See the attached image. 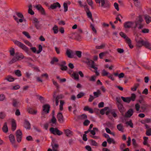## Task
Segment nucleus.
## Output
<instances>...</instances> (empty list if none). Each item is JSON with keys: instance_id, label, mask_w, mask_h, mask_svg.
Instances as JSON below:
<instances>
[{"instance_id": "obj_1", "label": "nucleus", "mask_w": 151, "mask_h": 151, "mask_svg": "<svg viewBox=\"0 0 151 151\" xmlns=\"http://www.w3.org/2000/svg\"><path fill=\"white\" fill-rule=\"evenodd\" d=\"M143 21L142 16L139 15L138 17V19H136V20L134 22L135 29L137 27L139 29H142L144 26V24L142 23Z\"/></svg>"}, {"instance_id": "obj_2", "label": "nucleus", "mask_w": 151, "mask_h": 151, "mask_svg": "<svg viewBox=\"0 0 151 151\" xmlns=\"http://www.w3.org/2000/svg\"><path fill=\"white\" fill-rule=\"evenodd\" d=\"M14 44L19 47L22 48L28 54H29L30 52L29 48L24 44L18 40H14Z\"/></svg>"}, {"instance_id": "obj_3", "label": "nucleus", "mask_w": 151, "mask_h": 151, "mask_svg": "<svg viewBox=\"0 0 151 151\" xmlns=\"http://www.w3.org/2000/svg\"><path fill=\"white\" fill-rule=\"evenodd\" d=\"M96 3L100 4L101 6L102 7L109 8L110 4L109 1L107 0H95Z\"/></svg>"}, {"instance_id": "obj_4", "label": "nucleus", "mask_w": 151, "mask_h": 151, "mask_svg": "<svg viewBox=\"0 0 151 151\" xmlns=\"http://www.w3.org/2000/svg\"><path fill=\"white\" fill-rule=\"evenodd\" d=\"M135 41L136 42V45L139 47H140L144 45V43L145 42L143 39L141 37L138 36H136L135 37Z\"/></svg>"}, {"instance_id": "obj_5", "label": "nucleus", "mask_w": 151, "mask_h": 151, "mask_svg": "<svg viewBox=\"0 0 151 151\" xmlns=\"http://www.w3.org/2000/svg\"><path fill=\"white\" fill-rule=\"evenodd\" d=\"M50 131L51 133L55 135L60 136L63 134V132L59 130L57 128L51 127L50 129Z\"/></svg>"}, {"instance_id": "obj_6", "label": "nucleus", "mask_w": 151, "mask_h": 151, "mask_svg": "<svg viewBox=\"0 0 151 151\" xmlns=\"http://www.w3.org/2000/svg\"><path fill=\"white\" fill-rule=\"evenodd\" d=\"M124 27L125 28L135 29L134 22L132 21H127L125 22L124 24Z\"/></svg>"}, {"instance_id": "obj_7", "label": "nucleus", "mask_w": 151, "mask_h": 151, "mask_svg": "<svg viewBox=\"0 0 151 151\" xmlns=\"http://www.w3.org/2000/svg\"><path fill=\"white\" fill-rule=\"evenodd\" d=\"M16 134L17 142H20L22 140V135L21 131L20 129L17 130L16 132Z\"/></svg>"}, {"instance_id": "obj_8", "label": "nucleus", "mask_w": 151, "mask_h": 151, "mask_svg": "<svg viewBox=\"0 0 151 151\" xmlns=\"http://www.w3.org/2000/svg\"><path fill=\"white\" fill-rule=\"evenodd\" d=\"M57 117L59 122L60 123H63L64 122V118L62 113L59 112L57 115Z\"/></svg>"}, {"instance_id": "obj_9", "label": "nucleus", "mask_w": 151, "mask_h": 151, "mask_svg": "<svg viewBox=\"0 0 151 151\" xmlns=\"http://www.w3.org/2000/svg\"><path fill=\"white\" fill-rule=\"evenodd\" d=\"M117 106L119 111L121 113L122 115L123 116L124 113L126 109L124 107L123 104H117Z\"/></svg>"}, {"instance_id": "obj_10", "label": "nucleus", "mask_w": 151, "mask_h": 151, "mask_svg": "<svg viewBox=\"0 0 151 151\" xmlns=\"http://www.w3.org/2000/svg\"><path fill=\"white\" fill-rule=\"evenodd\" d=\"M86 8L85 9V11L87 14V16L88 18H90L92 21L93 22H94L93 19L92 18V14L90 11L89 8L88 7V6L86 5Z\"/></svg>"}, {"instance_id": "obj_11", "label": "nucleus", "mask_w": 151, "mask_h": 151, "mask_svg": "<svg viewBox=\"0 0 151 151\" xmlns=\"http://www.w3.org/2000/svg\"><path fill=\"white\" fill-rule=\"evenodd\" d=\"M35 7L37 10L40 12L42 14L44 15H46L45 10L41 5L38 4V5H37Z\"/></svg>"}, {"instance_id": "obj_12", "label": "nucleus", "mask_w": 151, "mask_h": 151, "mask_svg": "<svg viewBox=\"0 0 151 151\" xmlns=\"http://www.w3.org/2000/svg\"><path fill=\"white\" fill-rule=\"evenodd\" d=\"M133 113V110L132 109H130L125 113L124 116L127 118H130L132 116Z\"/></svg>"}, {"instance_id": "obj_13", "label": "nucleus", "mask_w": 151, "mask_h": 151, "mask_svg": "<svg viewBox=\"0 0 151 151\" xmlns=\"http://www.w3.org/2000/svg\"><path fill=\"white\" fill-rule=\"evenodd\" d=\"M43 110L46 114H48L50 111V106L48 104L44 105L43 106Z\"/></svg>"}, {"instance_id": "obj_14", "label": "nucleus", "mask_w": 151, "mask_h": 151, "mask_svg": "<svg viewBox=\"0 0 151 151\" xmlns=\"http://www.w3.org/2000/svg\"><path fill=\"white\" fill-rule=\"evenodd\" d=\"M150 107V106L147 104L145 103V102L141 104V109L142 110V111L140 112H143L145 111L147 108Z\"/></svg>"}, {"instance_id": "obj_15", "label": "nucleus", "mask_w": 151, "mask_h": 151, "mask_svg": "<svg viewBox=\"0 0 151 151\" xmlns=\"http://www.w3.org/2000/svg\"><path fill=\"white\" fill-rule=\"evenodd\" d=\"M60 4L58 2H57L51 4L50 7L52 9H56L57 7L60 8Z\"/></svg>"}, {"instance_id": "obj_16", "label": "nucleus", "mask_w": 151, "mask_h": 151, "mask_svg": "<svg viewBox=\"0 0 151 151\" xmlns=\"http://www.w3.org/2000/svg\"><path fill=\"white\" fill-rule=\"evenodd\" d=\"M73 53V52L72 50L69 49H67L66 52V54L68 58H73V55H72Z\"/></svg>"}, {"instance_id": "obj_17", "label": "nucleus", "mask_w": 151, "mask_h": 151, "mask_svg": "<svg viewBox=\"0 0 151 151\" xmlns=\"http://www.w3.org/2000/svg\"><path fill=\"white\" fill-rule=\"evenodd\" d=\"M66 136L68 137H70L73 135V132L72 131L68 129L64 130Z\"/></svg>"}, {"instance_id": "obj_18", "label": "nucleus", "mask_w": 151, "mask_h": 151, "mask_svg": "<svg viewBox=\"0 0 151 151\" xmlns=\"http://www.w3.org/2000/svg\"><path fill=\"white\" fill-rule=\"evenodd\" d=\"M17 127L16 123L14 119H12V129L13 131L16 129Z\"/></svg>"}, {"instance_id": "obj_19", "label": "nucleus", "mask_w": 151, "mask_h": 151, "mask_svg": "<svg viewBox=\"0 0 151 151\" xmlns=\"http://www.w3.org/2000/svg\"><path fill=\"white\" fill-rule=\"evenodd\" d=\"M52 81L53 84L54 85H55L56 86V91L58 92H59L60 91V90H59V88H60L59 85L57 83V82L55 81L53 79L52 80Z\"/></svg>"}, {"instance_id": "obj_20", "label": "nucleus", "mask_w": 151, "mask_h": 151, "mask_svg": "<svg viewBox=\"0 0 151 151\" xmlns=\"http://www.w3.org/2000/svg\"><path fill=\"white\" fill-rule=\"evenodd\" d=\"M25 128L27 129H30L31 128V125L29 122L27 120H25Z\"/></svg>"}, {"instance_id": "obj_21", "label": "nucleus", "mask_w": 151, "mask_h": 151, "mask_svg": "<svg viewBox=\"0 0 151 151\" xmlns=\"http://www.w3.org/2000/svg\"><path fill=\"white\" fill-rule=\"evenodd\" d=\"M27 111L29 113L31 114H36L37 112V110H33V109L31 108H28L27 109Z\"/></svg>"}, {"instance_id": "obj_22", "label": "nucleus", "mask_w": 151, "mask_h": 151, "mask_svg": "<svg viewBox=\"0 0 151 151\" xmlns=\"http://www.w3.org/2000/svg\"><path fill=\"white\" fill-rule=\"evenodd\" d=\"M117 128L118 130L122 132H124V128L122 124H119L117 126Z\"/></svg>"}, {"instance_id": "obj_23", "label": "nucleus", "mask_w": 151, "mask_h": 151, "mask_svg": "<svg viewBox=\"0 0 151 151\" xmlns=\"http://www.w3.org/2000/svg\"><path fill=\"white\" fill-rule=\"evenodd\" d=\"M9 138L10 142L13 144H14L15 142V137L14 135L12 134H10Z\"/></svg>"}, {"instance_id": "obj_24", "label": "nucleus", "mask_w": 151, "mask_h": 151, "mask_svg": "<svg viewBox=\"0 0 151 151\" xmlns=\"http://www.w3.org/2000/svg\"><path fill=\"white\" fill-rule=\"evenodd\" d=\"M143 46L145 47L146 48L149 49L151 50V44L148 41H145Z\"/></svg>"}, {"instance_id": "obj_25", "label": "nucleus", "mask_w": 151, "mask_h": 151, "mask_svg": "<svg viewBox=\"0 0 151 151\" xmlns=\"http://www.w3.org/2000/svg\"><path fill=\"white\" fill-rule=\"evenodd\" d=\"M2 129L3 131L5 132L6 133L8 132V129L6 122L4 123Z\"/></svg>"}, {"instance_id": "obj_26", "label": "nucleus", "mask_w": 151, "mask_h": 151, "mask_svg": "<svg viewBox=\"0 0 151 151\" xmlns=\"http://www.w3.org/2000/svg\"><path fill=\"white\" fill-rule=\"evenodd\" d=\"M101 92L99 90H98L96 92H94L93 93V94L95 98H97L101 95Z\"/></svg>"}, {"instance_id": "obj_27", "label": "nucleus", "mask_w": 151, "mask_h": 151, "mask_svg": "<svg viewBox=\"0 0 151 151\" xmlns=\"http://www.w3.org/2000/svg\"><path fill=\"white\" fill-rule=\"evenodd\" d=\"M121 98L123 101L125 102L129 103L130 102V100L129 97H124L123 96H121Z\"/></svg>"}, {"instance_id": "obj_28", "label": "nucleus", "mask_w": 151, "mask_h": 151, "mask_svg": "<svg viewBox=\"0 0 151 151\" xmlns=\"http://www.w3.org/2000/svg\"><path fill=\"white\" fill-rule=\"evenodd\" d=\"M78 118L81 120L86 119L87 118V115L85 114H82L78 116Z\"/></svg>"}, {"instance_id": "obj_29", "label": "nucleus", "mask_w": 151, "mask_h": 151, "mask_svg": "<svg viewBox=\"0 0 151 151\" xmlns=\"http://www.w3.org/2000/svg\"><path fill=\"white\" fill-rule=\"evenodd\" d=\"M107 141L108 143L109 144H111V143H112L114 144H116V142L113 139L111 138L110 137L108 138L107 139Z\"/></svg>"}, {"instance_id": "obj_30", "label": "nucleus", "mask_w": 151, "mask_h": 151, "mask_svg": "<svg viewBox=\"0 0 151 151\" xmlns=\"http://www.w3.org/2000/svg\"><path fill=\"white\" fill-rule=\"evenodd\" d=\"M32 6L31 5H30L29 6V9L28 10V13L32 15L34 14V12L32 10Z\"/></svg>"}, {"instance_id": "obj_31", "label": "nucleus", "mask_w": 151, "mask_h": 151, "mask_svg": "<svg viewBox=\"0 0 151 151\" xmlns=\"http://www.w3.org/2000/svg\"><path fill=\"white\" fill-rule=\"evenodd\" d=\"M88 141L91 142V145L95 146H97L98 145V143L92 139L89 140Z\"/></svg>"}, {"instance_id": "obj_32", "label": "nucleus", "mask_w": 151, "mask_h": 151, "mask_svg": "<svg viewBox=\"0 0 151 151\" xmlns=\"http://www.w3.org/2000/svg\"><path fill=\"white\" fill-rule=\"evenodd\" d=\"M144 141L143 142V144L144 145H147L148 147H149L150 145L149 144H148L147 142V140L148 139V137H143Z\"/></svg>"}, {"instance_id": "obj_33", "label": "nucleus", "mask_w": 151, "mask_h": 151, "mask_svg": "<svg viewBox=\"0 0 151 151\" xmlns=\"http://www.w3.org/2000/svg\"><path fill=\"white\" fill-rule=\"evenodd\" d=\"M19 103V102L17 101L16 99H13V106L14 107H17Z\"/></svg>"}, {"instance_id": "obj_34", "label": "nucleus", "mask_w": 151, "mask_h": 151, "mask_svg": "<svg viewBox=\"0 0 151 151\" xmlns=\"http://www.w3.org/2000/svg\"><path fill=\"white\" fill-rule=\"evenodd\" d=\"M120 35L122 37L125 39L126 41L129 39V38L126 35L122 32H121L120 33Z\"/></svg>"}, {"instance_id": "obj_35", "label": "nucleus", "mask_w": 151, "mask_h": 151, "mask_svg": "<svg viewBox=\"0 0 151 151\" xmlns=\"http://www.w3.org/2000/svg\"><path fill=\"white\" fill-rule=\"evenodd\" d=\"M6 79L9 82H12L14 81L15 79L12 76H9L6 78Z\"/></svg>"}, {"instance_id": "obj_36", "label": "nucleus", "mask_w": 151, "mask_h": 151, "mask_svg": "<svg viewBox=\"0 0 151 151\" xmlns=\"http://www.w3.org/2000/svg\"><path fill=\"white\" fill-rule=\"evenodd\" d=\"M86 62L88 64L91 65V66H92V65H94V61L88 58L86 59Z\"/></svg>"}, {"instance_id": "obj_37", "label": "nucleus", "mask_w": 151, "mask_h": 151, "mask_svg": "<svg viewBox=\"0 0 151 151\" xmlns=\"http://www.w3.org/2000/svg\"><path fill=\"white\" fill-rule=\"evenodd\" d=\"M52 30L54 34L57 33L58 32V26L56 25H55L52 28Z\"/></svg>"}, {"instance_id": "obj_38", "label": "nucleus", "mask_w": 151, "mask_h": 151, "mask_svg": "<svg viewBox=\"0 0 151 151\" xmlns=\"http://www.w3.org/2000/svg\"><path fill=\"white\" fill-rule=\"evenodd\" d=\"M139 86V83H135L134 84L133 87L131 88V90L133 91H135L137 88Z\"/></svg>"}, {"instance_id": "obj_39", "label": "nucleus", "mask_w": 151, "mask_h": 151, "mask_svg": "<svg viewBox=\"0 0 151 151\" xmlns=\"http://www.w3.org/2000/svg\"><path fill=\"white\" fill-rule=\"evenodd\" d=\"M145 19L146 21V23L147 24H149L151 22V17L148 16H145Z\"/></svg>"}, {"instance_id": "obj_40", "label": "nucleus", "mask_w": 151, "mask_h": 151, "mask_svg": "<svg viewBox=\"0 0 151 151\" xmlns=\"http://www.w3.org/2000/svg\"><path fill=\"white\" fill-rule=\"evenodd\" d=\"M126 41L130 48H132L133 47V46L131 44V41L130 38L126 40Z\"/></svg>"}, {"instance_id": "obj_41", "label": "nucleus", "mask_w": 151, "mask_h": 151, "mask_svg": "<svg viewBox=\"0 0 151 151\" xmlns=\"http://www.w3.org/2000/svg\"><path fill=\"white\" fill-rule=\"evenodd\" d=\"M130 100V101L132 100V101H134L136 99V96L134 93H132L131 94V96L129 97Z\"/></svg>"}, {"instance_id": "obj_42", "label": "nucleus", "mask_w": 151, "mask_h": 151, "mask_svg": "<svg viewBox=\"0 0 151 151\" xmlns=\"http://www.w3.org/2000/svg\"><path fill=\"white\" fill-rule=\"evenodd\" d=\"M108 107H106L104 109H101L100 111V113L102 115H104L105 114V111L109 109Z\"/></svg>"}, {"instance_id": "obj_43", "label": "nucleus", "mask_w": 151, "mask_h": 151, "mask_svg": "<svg viewBox=\"0 0 151 151\" xmlns=\"http://www.w3.org/2000/svg\"><path fill=\"white\" fill-rule=\"evenodd\" d=\"M15 58L18 60H19L20 58L23 59L24 58V56L23 55L20 56L19 53L16 52L15 54Z\"/></svg>"}, {"instance_id": "obj_44", "label": "nucleus", "mask_w": 151, "mask_h": 151, "mask_svg": "<svg viewBox=\"0 0 151 151\" xmlns=\"http://www.w3.org/2000/svg\"><path fill=\"white\" fill-rule=\"evenodd\" d=\"M126 124H127L132 128L133 127V124L132 123L131 120H130L129 121L126 122Z\"/></svg>"}, {"instance_id": "obj_45", "label": "nucleus", "mask_w": 151, "mask_h": 151, "mask_svg": "<svg viewBox=\"0 0 151 151\" xmlns=\"http://www.w3.org/2000/svg\"><path fill=\"white\" fill-rule=\"evenodd\" d=\"M58 59L57 58L54 57L51 61L50 63L51 64H53L55 62H58Z\"/></svg>"}, {"instance_id": "obj_46", "label": "nucleus", "mask_w": 151, "mask_h": 151, "mask_svg": "<svg viewBox=\"0 0 151 151\" xmlns=\"http://www.w3.org/2000/svg\"><path fill=\"white\" fill-rule=\"evenodd\" d=\"M14 72L16 75L18 77H20L22 76L21 71L19 70H15Z\"/></svg>"}, {"instance_id": "obj_47", "label": "nucleus", "mask_w": 151, "mask_h": 151, "mask_svg": "<svg viewBox=\"0 0 151 151\" xmlns=\"http://www.w3.org/2000/svg\"><path fill=\"white\" fill-rule=\"evenodd\" d=\"M138 101L139 103L141 104L145 102V101L144 100L142 96L141 95L139 96V99L138 100Z\"/></svg>"}, {"instance_id": "obj_48", "label": "nucleus", "mask_w": 151, "mask_h": 151, "mask_svg": "<svg viewBox=\"0 0 151 151\" xmlns=\"http://www.w3.org/2000/svg\"><path fill=\"white\" fill-rule=\"evenodd\" d=\"M72 76H73L75 79H77L78 80H79V75L77 73H76L75 72H74L73 73Z\"/></svg>"}, {"instance_id": "obj_49", "label": "nucleus", "mask_w": 151, "mask_h": 151, "mask_svg": "<svg viewBox=\"0 0 151 151\" xmlns=\"http://www.w3.org/2000/svg\"><path fill=\"white\" fill-rule=\"evenodd\" d=\"M59 65L61 67L60 69L62 70H66L68 69L67 66L63 65Z\"/></svg>"}, {"instance_id": "obj_50", "label": "nucleus", "mask_w": 151, "mask_h": 151, "mask_svg": "<svg viewBox=\"0 0 151 151\" xmlns=\"http://www.w3.org/2000/svg\"><path fill=\"white\" fill-rule=\"evenodd\" d=\"M76 55L79 58L81 57L82 52L81 51H76L75 52Z\"/></svg>"}, {"instance_id": "obj_51", "label": "nucleus", "mask_w": 151, "mask_h": 151, "mask_svg": "<svg viewBox=\"0 0 151 151\" xmlns=\"http://www.w3.org/2000/svg\"><path fill=\"white\" fill-rule=\"evenodd\" d=\"M57 122V120L55 118L54 114L52 115V117L51 119V122L53 124H56Z\"/></svg>"}, {"instance_id": "obj_52", "label": "nucleus", "mask_w": 151, "mask_h": 151, "mask_svg": "<svg viewBox=\"0 0 151 151\" xmlns=\"http://www.w3.org/2000/svg\"><path fill=\"white\" fill-rule=\"evenodd\" d=\"M22 34L27 38L29 39L31 38V36L28 32L26 31H23L22 32Z\"/></svg>"}, {"instance_id": "obj_53", "label": "nucleus", "mask_w": 151, "mask_h": 151, "mask_svg": "<svg viewBox=\"0 0 151 151\" xmlns=\"http://www.w3.org/2000/svg\"><path fill=\"white\" fill-rule=\"evenodd\" d=\"M42 50V47L41 45H39L38 46V50L37 51V53H40Z\"/></svg>"}, {"instance_id": "obj_54", "label": "nucleus", "mask_w": 151, "mask_h": 151, "mask_svg": "<svg viewBox=\"0 0 151 151\" xmlns=\"http://www.w3.org/2000/svg\"><path fill=\"white\" fill-rule=\"evenodd\" d=\"M63 5L64 9V12H66L68 11V6L67 4L66 3H64Z\"/></svg>"}, {"instance_id": "obj_55", "label": "nucleus", "mask_w": 151, "mask_h": 151, "mask_svg": "<svg viewBox=\"0 0 151 151\" xmlns=\"http://www.w3.org/2000/svg\"><path fill=\"white\" fill-rule=\"evenodd\" d=\"M18 60L16 58H13L9 62V63L11 64Z\"/></svg>"}, {"instance_id": "obj_56", "label": "nucleus", "mask_w": 151, "mask_h": 151, "mask_svg": "<svg viewBox=\"0 0 151 151\" xmlns=\"http://www.w3.org/2000/svg\"><path fill=\"white\" fill-rule=\"evenodd\" d=\"M84 93L82 92H81L77 95V97L79 99L84 96Z\"/></svg>"}, {"instance_id": "obj_57", "label": "nucleus", "mask_w": 151, "mask_h": 151, "mask_svg": "<svg viewBox=\"0 0 151 151\" xmlns=\"http://www.w3.org/2000/svg\"><path fill=\"white\" fill-rule=\"evenodd\" d=\"M146 134V135L148 136H150L151 135V128L147 129Z\"/></svg>"}, {"instance_id": "obj_58", "label": "nucleus", "mask_w": 151, "mask_h": 151, "mask_svg": "<svg viewBox=\"0 0 151 151\" xmlns=\"http://www.w3.org/2000/svg\"><path fill=\"white\" fill-rule=\"evenodd\" d=\"M6 116V114L4 112H1L0 113V118L4 119Z\"/></svg>"}, {"instance_id": "obj_59", "label": "nucleus", "mask_w": 151, "mask_h": 151, "mask_svg": "<svg viewBox=\"0 0 151 151\" xmlns=\"http://www.w3.org/2000/svg\"><path fill=\"white\" fill-rule=\"evenodd\" d=\"M105 46V45L104 44H102L100 46H96V48L97 49H101L104 48Z\"/></svg>"}, {"instance_id": "obj_60", "label": "nucleus", "mask_w": 151, "mask_h": 151, "mask_svg": "<svg viewBox=\"0 0 151 151\" xmlns=\"http://www.w3.org/2000/svg\"><path fill=\"white\" fill-rule=\"evenodd\" d=\"M90 123V121L89 120L86 119L83 122V124L84 126H87Z\"/></svg>"}, {"instance_id": "obj_61", "label": "nucleus", "mask_w": 151, "mask_h": 151, "mask_svg": "<svg viewBox=\"0 0 151 151\" xmlns=\"http://www.w3.org/2000/svg\"><path fill=\"white\" fill-rule=\"evenodd\" d=\"M109 73L107 72L104 69L103 70L101 75L103 76H107L109 74Z\"/></svg>"}, {"instance_id": "obj_62", "label": "nucleus", "mask_w": 151, "mask_h": 151, "mask_svg": "<svg viewBox=\"0 0 151 151\" xmlns=\"http://www.w3.org/2000/svg\"><path fill=\"white\" fill-rule=\"evenodd\" d=\"M16 15L19 17L21 18H24V16L20 12H16Z\"/></svg>"}, {"instance_id": "obj_63", "label": "nucleus", "mask_w": 151, "mask_h": 151, "mask_svg": "<svg viewBox=\"0 0 151 151\" xmlns=\"http://www.w3.org/2000/svg\"><path fill=\"white\" fill-rule=\"evenodd\" d=\"M116 100L117 103V104H122V100L120 97H116Z\"/></svg>"}, {"instance_id": "obj_64", "label": "nucleus", "mask_w": 151, "mask_h": 151, "mask_svg": "<svg viewBox=\"0 0 151 151\" xmlns=\"http://www.w3.org/2000/svg\"><path fill=\"white\" fill-rule=\"evenodd\" d=\"M126 147V144L124 143H122L120 145V148L121 150H124V149Z\"/></svg>"}]
</instances>
